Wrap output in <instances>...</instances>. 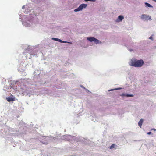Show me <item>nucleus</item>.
<instances>
[{
    "instance_id": "nucleus-1",
    "label": "nucleus",
    "mask_w": 156,
    "mask_h": 156,
    "mask_svg": "<svg viewBox=\"0 0 156 156\" xmlns=\"http://www.w3.org/2000/svg\"><path fill=\"white\" fill-rule=\"evenodd\" d=\"M144 64V61L142 60H137L136 59H132L131 60V66L135 67H141Z\"/></svg>"
},
{
    "instance_id": "nucleus-2",
    "label": "nucleus",
    "mask_w": 156,
    "mask_h": 156,
    "mask_svg": "<svg viewBox=\"0 0 156 156\" xmlns=\"http://www.w3.org/2000/svg\"><path fill=\"white\" fill-rule=\"evenodd\" d=\"M87 39L91 42L94 41L96 44L101 43L98 40L94 37H87Z\"/></svg>"
},
{
    "instance_id": "nucleus-3",
    "label": "nucleus",
    "mask_w": 156,
    "mask_h": 156,
    "mask_svg": "<svg viewBox=\"0 0 156 156\" xmlns=\"http://www.w3.org/2000/svg\"><path fill=\"white\" fill-rule=\"evenodd\" d=\"M87 6V4H82L79 6L78 8L74 9V11L75 12H76L80 11L82 10L83 8H86Z\"/></svg>"
},
{
    "instance_id": "nucleus-4",
    "label": "nucleus",
    "mask_w": 156,
    "mask_h": 156,
    "mask_svg": "<svg viewBox=\"0 0 156 156\" xmlns=\"http://www.w3.org/2000/svg\"><path fill=\"white\" fill-rule=\"evenodd\" d=\"M151 19V17L145 14H143L141 15V19L144 20H148Z\"/></svg>"
},
{
    "instance_id": "nucleus-5",
    "label": "nucleus",
    "mask_w": 156,
    "mask_h": 156,
    "mask_svg": "<svg viewBox=\"0 0 156 156\" xmlns=\"http://www.w3.org/2000/svg\"><path fill=\"white\" fill-rule=\"evenodd\" d=\"M52 40H55L56 41H58L61 43H68L71 44V42H67L66 41H62L61 40H60L59 39H58V38H52Z\"/></svg>"
},
{
    "instance_id": "nucleus-6",
    "label": "nucleus",
    "mask_w": 156,
    "mask_h": 156,
    "mask_svg": "<svg viewBox=\"0 0 156 156\" xmlns=\"http://www.w3.org/2000/svg\"><path fill=\"white\" fill-rule=\"evenodd\" d=\"M7 101L10 102L11 101H14L15 100V98L8 97L6 98Z\"/></svg>"
},
{
    "instance_id": "nucleus-7",
    "label": "nucleus",
    "mask_w": 156,
    "mask_h": 156,
    "mask_svg": "<svg viewBox=\"0 0 156 156\" xmlns=\"http://www.w3.org/2000/svg\"><path fill=\"white\" fill-rule=\"evenodd\" d=\"M143 122V119H140L139 122H138V125L141 128L142 124Z\"/></svg>"
},
{
    "instance_id": "nucleus-8",
    "label": "nucleus",
    "mask_w": 156,
    "mask_h": 156,
    "mask_svg": "<svg viewBox=\"0 0 156 156\" xmlns=\"http://www.w3.org/2000/svg\"><path fill=\"white\" fill-rule=\"evenodd\" d=\"M121 96H125L127 97H133V95L132 94H122L121 95Z\"/></svg>"
},
{
    "instance_id": "nucleus-9",
    "label": "nucleus",
    "mask_w": 156,
    "mask_h": 156,
    "mask_svg": "<svg viewBox=\"0 0 156 156\" xmlns=\"http://www.w3.org/2000/svg\"><path fill=\"white\" fill-rule=\"evenodd\" d=\"M124 18V17L122 15H120L118 16V19L120 21H121Z\"/></svg>"
},
{
    "instance_id": "nucleus-10",
    "label": "nucleus",
    "mask_w": 156,
    "mask_h": 156,
    "mask_svg": "<svg viewBox=\"0 0 156 156\" xmlns=\"http://www.w3.org/2000/svg\"><path fill=\"white\" fill-rule=\"evenodd\" d=\"M145 4L147 6V7H152V5H151L150 4H149L147 2H145Z\"/></svg>"
},
{
    "instance_id": "nucleus-11",
    "label": "nucleus",
    "mask_w": 156,
    "mask_h": 156,
    "mask_svg": "<svg viewBox=\"0 0 156 156\" xmlns=\"http://www.w3.org/2000/svg\"><path fill=\"white\" fill-rule=\"evenodd\" d=\"M115 146V144H112L111 146L110 147V149H113V148H114Z\"/></svg>"
},
{
    "instance_id": "nucleus-12",
    "label": "nucleus",
    "mask_w": 156,
    "mask_h": 156,
    "mask_svg": "<svg viewBox=\"0 0 156 156\" xmlns=\"http://www.w3.org/2000/svg\"><path fill=\"white\" fill-rule=\"evenodd\" d=\"M96 0H85V1L87 2L88 1H92V2H95Z\"/></svg>"
},
{
    "instance_id": "nucleus-13",
    "label": "nucleus",
    "mask_w": 156,
    "mask_h": 156,
    "mask_svg": "<svg viewBox=\"0 0 156 156\" xmlns=\"http://www.w3.org/2000/svg\"><path fill=\"white\" fill-rule=\"evenodd\" d=\"M121 89V88H116V89H112V90H118V89Z\"/></svg>"
},
{
    "instance_id": "nucleus-14",
    "label": "nucleus",
    "mask_w": 156,
    "mask_h": 156,
    "mask_svg": "<svg viewBox=\"0 0 156 156\" xmlns=\"http://www.w3.org/2000/svg\"><path fill=\"white\" fill-rule=\"evenodd\" d=\"M149 38L150 39H151L152 40H153V37H152V36H151Z\"/></svg>"
},
{
    "instance_id": "nucleus-15",
    "label": "nucleus",
    "mask_w": 156,
    "mask_h": 156,
    "mask_svg": "<svg viewBox=\"0 0 156 156\" xmlns=\"http://www.w3.org/2000/svg\"><path fill=\"white\" fill-rule=\"evenodd\" d=\"M151 133H152L151 132H148V133H147V134H148V135H150V134H151Z\"/></svg>"
}]
</instances>
